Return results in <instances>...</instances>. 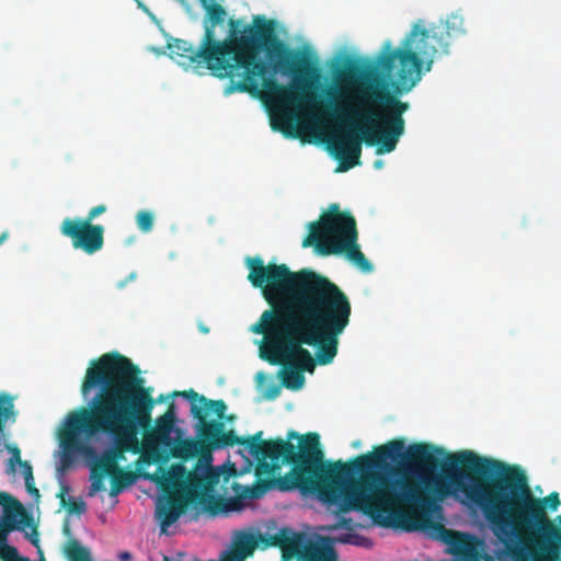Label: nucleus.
Here are the masks:
<instances>
[{
	"mask_svg": "<svg viewBox=\"0 0 561 561\" xmlns=\"http://www.w3.org/2000/svg\"><path fill=\"white\" fill-rule=\"evenodd\" d=\"M205 11L206 14L204 18V35H215L216 27L224 24L226 21L227 11L221 4L217 2H211L210 5H206Z\"/></svg>",
	"mask_w": 561,
	"mask_h": 561,
	"instance_id": "obj_24",
	"label": "nucleus"
},
{
	"mask_svg": "<svg viewBox=\"0 0 561 561\" xmlns=\"http://www.w3.org/2000/svg\"><path fill=\"white\" fill-rule=\"evenodd\" d=\"M230 42L242 44L251 50L252 57L244 65L234 66L236 70H243V81L240 83V91L254 92L259 88V79L264 78L268 67L261 57L264 50L270 61L280 67H287L293 58V51L280 41V37H227Z\"/></svg>",
	"mask_w": 561,
	"mask_h": 561,
	"instance_id": "obj_8",
	"label": "nucleus"
},
{
	"mask_svg": "<svg viewBox=\"0 0 561 561\" xmlns=\"http://www.w3.org/2000/svg\"><path fill=\"white\" fill-rule=\"evenodd\" d=\"M174 396H181L191 401V414L197 423H209L207 416L211 413L216 414L217 421L225 417L227 405L224 400L208 399L193 389L175 392Z\"/></svg>",
	"mask_w": 561,
	"mask_h": 561,
	"instance_id": "obj_17",
	"label": "nucleus"
},
{
	"mask_svg": "<svg viewBox=\"0 0 561 561\" xmlns=\"http://www.w3.org/2000/svg\"><path fill=\"white\" fill-rule=\"evenodd\" d=\"M257 460V465L255 467V476L257 478V482H267L271 481V489L276 486L277 482L275 479V473L279 469V463L276 462H267V459L261 457H254Z\"/></svg>",
	"mask_w": 561,
	"mask_h": 561,
	"instance_id": "obj_26",
	"label": "nucleus"
},
{
	"mask_svg": "<svg viewBox=\"0 0 561 561\" xmlns=\"http://www.w3.org/2000/svg\"><path fill=\"white\" fill-rule=\"evenodd\" d=\"M558 519H559V520H560V523H561V516H558Z\"/></svg>",
	"mask_w": 561,
	"mask_h": 561,
	"instance_id": "obj_56",
	"label": "nucleus"
},
{
	"mask_svg": "<svg viewBox=\"0 0 561 561\" xmlns=\"http://www.w3.org/2000/svg\"><path fill=\"white\" fill-rule=\"evenodd\" d=\"M300 561H337V553L329 538H322L320 542H308L304 546L299 556Z\"/></svg>",
	"mask_w": 561,
	"mask_h": 561,
	"instance_id": "obj_21",
	"label": "nucleus"
},
{
	"mask_svg": "<svg viewBox=\"0 0 561 561\" xmlns=\"http://www.w3.org/2000/svg\"><path fill=\"white\" fill-rule=\"evenodd\" d=\"M188 504L186 496L171 495L157 507V518L160 522L161 533H165L168 527L179 519Z\"/></svg>",
	"mask_w": 561,
	"mask_h": 561,
	"instance_id": "obj_19",
	"label": "nucleus"
},
{
	"mask_svg": "<svg viewBox=\"0 0 561 561\" xmlns=\"http://www.w3.org/2000/svg\"><path fill=\"white\" fill-rule=\"evenodd\" d=\"M432 60L428 62L426 70H431Z\"/></svg>",
	"mask_w": 561,
	"mask_h": 561,
	"instance_id": "obj_54",
	"label": "nucleus"
},
{
	"mask_svg": "<svg viewBox=\"0 0 561 561\" xmlns=\"http://www.w3.org/2000/svg\"><path fill=\"white\" fill-rule=\"evenodd\" d=\"M66 556L69 561H92L90 552L77 540H70L66 547Z\"/></svg>",
	"mask_w": 561,
	"mask_h": 561,
	"instance_id": "obj_31",
	"label": "nucleus"
},
{
	"mask_svg": "<svg viewBox=\"0 0 561 561\" xmlns=\"http://www.w3.org/2000/svg\"><path fill=\"white\" fill-rule=\"evenodd\" d=\"M140 369L128 357L117 353H106L91 363L82 382V393L99 387L90 408L70 412L59 433L60 445L69 451H88L90 448L80 436L91 439L98 434L110 435L114 446L105 451L119 460L125 453L141 454L138 438L140 430L152 423L156 400L152 388L146 387Z\"/></svg>",
	"mask_w": 561,
	"mask_h": 561,
	"instance_id": "obj_4",
	"label": "nucleus"
},
{
	"mask_svg": "<svg viewBox=\"0 0 561 561\" xmlns=\"http://www.w3.org/2000/svg\"><path fill=\"white\" fill-rule=\"evenodd\" d=\"M27 492L33 495L34 497L38 499L39 497V491L38 489L35 486V484L33 485H30V488H26Z\"/></svg>",
	"mask_w": 561,
	"mask_h": 561,
	"instance_id": "obj_42",
	"label": "nucleus"
},
{
	"mask_svg": "<svg viewBox=\"0 0 561 561\" xmlns=\"http://www.w3.org/2000/svg\"><path fill=\"white\" fill-rule=\"evenodd\" d=\"M294 124L293 119L289 115L282 118V126L278 128L284 133L286 136L295 137V134L293 133Z\"/></svg>",
	"mask_w": 561,
	"mask_h": 561,
	"instance_id": "obj_37",
	"label": "nucleus"
},
{
	"mask_svg": "<svg viewBox=\"0 0 561 561\" xmlns=\"http://www.w3.org/2000/svg\"><path fill=\"white\" fill-rule=\"evenodd\" d=\"M336 541H339V542H343V543H346V542H348V537H347V536H345V537H343V538H339V539H336Z\"/></svg>",
	"mask_w": 561,
	"mask_h": 561,
	"instance_id": "obj_49",
	"label": "nucleus"
},
{
	"mask_svg": "<svg viewBox=\"0 0 561 561\" xmlns=\"http://www.w3.org/2000/svg\"><path fill=\"white\" fill-rule=\"evenodd\" d=\"M357 238L354 216L348 211H341L337 204H331L319 220L309 224V233L304 239L302 247L316 245L321 254L328 255Z\"/></svg>",
	"mask_w": 561,
	"mask_h": 561,
	"instance_id": "obj_7",
	"label": "nucleus"
},
{
	"mask_svg": "<svg viewBox=\"0 0 561 561\" xmlns=\"http://www.w3.org/2000/svg\"><path fill=\"white\" fill-rule=\"evenodd\" d=\"M137 278V273L136 272H131L126 278L117 282L116 284V287L118 289H123L126 287V285L129 283V282H134L135 279Z\"/></svg>",
	"mask_w": 561,
	"mask_h": 561,
	"instance_id": "obj_40",
	"label": "nucleus"
},
{
	"mask_svg": "<svg viewBox=\"0 0 561 561\" xmlns=\"http://www.w3.org/2000/svg\"><path fill=\"white\" fill-rule=\"evenodd\" d=\"M423 61L410 49H397L383 55L378 66L388 77L394 78L396 93L409 92L420 80Z\"/></svg>",
	"mask_w": 561,
	"mask_h": 561,
	"instance_id": "obj_10",
	"label": "nucleus"
},
{
	"mask_svg": "<svg viewBox=\"0 0 561 561\" xmlns=\"http://www.w3.org/2000/svg\"><path fill=\"white\" fill-rule=\"evenodd\" d=\"M107 207L103 204L92 207L87 217L83 220H89L90 224L99 217L100 215L104 214L106 211Z\"/></svg>",
	"mask_w": 561,
	"mask_h": 561,
	"instance_id": "obj_38",
	"label": "nucleus"
},
{
	"mask_svg": "<svg viewBox=\"0 0 561 561\" xmlns=\"http://www.w3.org/2000/svg\"><path fill=\"white\" fill-rule=\"evenodd\" d=\"M106 476L101 474L98 471H95V473H94L93 470L91 469V477H90L91 484L89 486V492H88L89 496H94L98 492H101L105 489L104 488V478Z\"/></svg>",
	"mask_w": 561,
	"mask_h": 561,
	"instance_id": "obj_35",
	"label": "nucleus"
},
{
	"mask_svg": "<svg viewBox=\"0 0 561 561\" xmlns=\"http://www.w3.org/2000/svg\"><path fill=\"white\" fill-rule=\"evenodd\" d=\"M5 448L11 454V457L7 462V473L12 474L15 472L16 465L22 468V465L25 460L21 459V450L16 445L8 444Z\"/></svg>",
	"mask_w": 561,
	"mask_h": 561,
	"instance_id": "obj_32",
	"label": "nucleus"
},
{
	"mask_svg": "<svg viewBox=\"0 0 561 561\" xmlns=\"http://www.w3.org/2000/svg\"><path fill=\"white\" fill-rule=\"evenodd\" d=\"M248 280L259 288L270 309L251 327L263 335L260 357L283 366V385L299 390L304 373L316 363L331 364L339 350V336L350 323L352 306L346 294L328 277L311 270L294 272L282 263L265 264L261 256H248Z\"/></svg>",
	"mask_w": 561,
	"mask_h": 561,
	"instance_id": "obj_3",
	"label": "nucleus"
},
{
	"mask_svg": "<svg viewBox=\"0 0 561 561\" xmlns=\"http://www.w3.org/2000/svg\"><path fill=\"white\" fill-rule=\"evenodd\" d=\"M199 330H201L203 333H208V332H209L208 328H206V327H202V325L199 327Z\"/></svg>",
	"mask_w": 561,
	"mask_h": 561,
	"instance_id": "obj_51",
	"label": "nucleus"
},
{
	"mask_svg": "<svg viewBox=\"0 0 561 561\" xmlns=\"http://www.w3.org/2000/svg\"><path fill=\"white\" fill-rule=\"evenodd\" d=\"M277 393H278V390L275 389L268 397L270 398H275L277 396Z\"/></svg>",
	"mask_w": 561,
	"mask_h": 561,
	"instance_id": "obj_52",
	"label": "nucleus"
},
{
	"mask_svg": "<svg viewBox=\"0 0 561 561\" xmlns=\"http://www.w3.org/2000/svg\"><path fill=\"white\" fill-rule=\"evenodd\" d=\"M153 215L149 210H140L136 215V222L142 232H150L153 228Z\"/></svg>",
	"mask_w": 561,
	"mask_h": 561,
	"instance_id": "obj_34",
	"label": "nucleus"
},
{
	"mask_svg": "<svg viewBox=\"0 0 561 561\" xmlns=\"http://www.w3.org/2000/svg\"><path fill=\"white\" fill-rule=\"evenodd\" d=\"M26 538L30 539V541L34 545V546H38V536H37V533H36V529L33 528V534L28 535V534H25Z\"/></svg>",
	"mask_w": 561,
	"mask_h": 561,
	"instance_id": "obj_41",
	"label": "nucleus"
},
{
	"mask_svg": "<svg viewBox=\"0 0 561 561\" xmlns=\"http://www.w3.org/2000/svg\"><path fill=\"white\" fill-rule=\"evenodd\" d=\"M149 15H150L151 20H152V21L158 25L159 31H160L163 35H168V34L165 33L164 28L160 25V21H159V20H157V18H156L152 13H150Z\"/></svg>",
	"mask_w": 561,
	"mask_h": 561,
	"instance_id": "obj_43",
	"label": "nucleus"
},
{
	"mask_svg": "<svg viewBox=\"0 0 561 561\" xmlns=\"http://www.w3.org/2000/svg\"><path fill=\"white\" fill-rule=\"evenodd\" d=\"M0 559L2 561H30L19 556L18 549L8 545V540L0 539Z\"/></svg>",
	"mask_w": 561,
	"mask_h": 561,
	"instance_id": "obj_33",
	"label": "nucleus"
},
{
	"mask_svg": "<svg viewBox=\"0 0 561 561\" xmlns=\"http://www.w3.org/2000/svg\"><path fill=\"white\" fill-rule=\"evenodd\" d=\"M448 459L455 469L444 470L443 474H436V469L413 470L421 490L433 499L428 508L412 506L414 529L465 550L468 547L466 534L448 529L428 515L437 500L461 490L481 508L497 535L514 541L511 551L515 561H561V527L556 526L546 512L547 508L554 512L560 506L557 492L536 497L520 467L482 458L470 450L449 455Z\"/></svg>",
	"mask_w": 561,
	"mask_h": 561,
	"instance_id": "obj_2",
	"label": "nucleus"
},
{
	"mask_svg": "<svg viewBox=\"0 0 561 561\" xmlns=\"http://www.w3.org/2000/svg\"><path fill=\"white\" fill-rule=\"evenodd\" d=\"M69 492V488L67 485H62L60 492L58 493V497L60 499L61 505L67 508L70 514L81 515L87 511V504L82 499H66V493Z\"/></svg>",
	"mask_w": 561,
	"mask_h": 561,
	"instance_id": "obj_29",
	"label": "nucleus"
},
{
	"mask_svg": "<svg viewBox=\"0 0 561 561\" xmlns=\"http://www.w3.org/2000/svg\"><path fill=\"white\" fill-rule=\"evenodd\" d=\"M351 519L342 517L336 524L328 526V530H335L337 528H348Z\"/></svg>",
	"mask_w": 561,
	"mask_h": 561,
	"instance_id": "obj_39",
	"label": "nucleus"
},
{
	"mask_svg": "<svg viewBox=\"0 0 561 561\" xmlns=\"http://www.w3.org/2000/svg\"><path fill=\"white\" fill-rule=\"evenodd\" d=\"M213 488L214 486H201V489H194V491H192L191 494L187 496V501L190 503L198 504L203 508V511L215 516L220 512H224L226 510V506L224 499L213 494Z\"/></svg>",
	"mask_w": 561,
	"mask_h": 561,
	"instance_id": "obj_22",
	"label": "nucleus"
},
{
	"mask_svg": "<svg viewBox=\"0 0 561 561\" xmlns=\"http://www.w3.org/2000/svg\"><path fill=\"white\" fill-rule=\"evenodd\" d=\"M14 397L8 392H0V434L4 435L7 422L14 423L18 412L14 407Z\"/></svg>",
	"mask_w": 561,
	"mask_h": 561,
	"instance_id": "obj_25",
	"label": "nucleus"
},
{
	"mask_svg": "<svg viewBox=\"0 0 561 561\" xmlns=\"http://www.w3.org/2000/svg\"><path fill=\"white\" fill-rule=\"evenodd\" d=\"M151 50L154 51L157 55L164 54V51L161 48L152 47Z\"/></svg>",
	"mask_w": 561,
	"mask_h": 561,
	"instance_id": "obj_47",
	"label": "nucleus"
},
{
	"mask_svg": "<svg viewBox=\"0 0 561 561\" xmlns=\"http://www.w3.org/2000/svg\"><path fill=\"white\" fill-rule=\"evenodd\" d=\"M328 96L334 102L328 105L334 115L348 112L368 123L350 126L328 137V149L340 161L337 172L360 164L362 142L377 146V154L396 149L404 133L403 114L409 110V103L391 93L383 80L370 75L357 81L345 79L335 90H329Z\"/></svg>",
	"mask_w": 561,
	"mask_h": 561,
	"instance_id": "obj_5",
	"label": "nucleus"
},
{
	"mask_svg": "<svg viewBox=\"0 0 561 561\" xmlns=\"http://www.w3.org/2000/svg\"><path fill=\"white\" fill-rule=\"evenodd\" d=\"M195 431L197 439L185 438L174 439L173 445L168 448L172 457L187 461L199 457L196 465L210 466L211 451L229 446H234L232 430L226 432L221 421L213 420L209 423H196Z\"/></svg>",
	"mask_w": 561,
	"mask_h": 561,
	"instance_id": "obj_9",
	"label": "nucleus"
},
{
	"mask_svg": "<svg viewBox=\"0 0 561 561\" xmlns=\"http://www.w3.org/2000/svg\"><path fill=\"white\" fill-rule=\"evenodd\" d=\"M286 24L277 19L267 18L264 14L252 16L251 22L244 19L230 18L226 35H288Z\"/></svg>",
	"mask_w": 561,
	"mask_h": 561,
	"instance_id": "obj_14",
	"label": "nucleus"
},
{
	"mask_svg": "<svg viewBox=\"0 0 561 561\" xmlns=\"http://www.w3.org/2000/svg\"><path fill=\"white\" fill-rule=\"evenodd\" d=\"M465 19L460 12H453L438 23L426 26L424 21L419 20L413 24L408 35H458L463 33Z\"/></svg>",
	"mask_w": 561,
	"mask_h": 561,
	"instance_id": "obj_18",
	"label": "nucleus"
},
{
	"mask_svg": "<svg viewBox=\"0 0 561 561\" xmlns=\"http://www.w3.org/2000/svg\"><path fill=\"white\" fill-rule=\"evenodd\" d=\"M0 505L3 506V511L0 516L1 540H8V537L12 531H22L25 526L31 525L32 517L18 499L8 493L0 492Z\"/></svg>",
	"mask_w": 561,
	"mask_h": 561,
	"instance_id": "obj_15",
	"label": "nucleus"
},
{
	"mask_svg": "<svg viewBox=\"0 0 561 561\" xmlns=\"http://www.w3.org/2000/svg\"><path fill=\"white\" fill-rule=\"evenodd\" d=\"M9 233L7 231L0 234V245L8 239Z\"/></svg>",
	"mask_w": 561,
	"mask_h": 561,
	"instance_id": "obj_45",
	"label": "nucleus"
},
{
	"mask_svg": "<svg viewBox=\"0 0 561 561\" xmlns=\"http://www.w3.org/2000/svg\"><path fill=\"white\" fill-rule=\"evenodd\" d=\"M176 415L174 404L171 403L168 410L157 417L156 426L151 425L144 431V439L140 443L142 446V457L147 462H157L159 461L163 453L168 451L173 445V438L171 436L174 424H175Z\"/></svg>",
	"mask_w": 561,
	"mask_h": 561,
	"instance_id": "obj_11",
	"label": "nucleus"
},
{
	"mask_svg": "<svg viewBox=\"0 0 561 561\" xmlns=\"http://www.w3.org/2000/svg\"><path fill=\"white\" fill-rule=\"evenodd\" d=\"M302 88L299 85H284L275 79L263 81L262 99L283 112L297 107L302 101Z\"/></svg>",
	"mask_w": 561,
	"mask_h": 561,
	"instance_id": "obj_16",
	"label": "nucleus"
},
{
	"mask_svg": "<svg viewBox=\"0 0 561 561\" xmlns=\"http://www.w3.org/2000/svg\"><path fill=\"white\" fill-rule=\"evenodd\" d=\"M167 48L169 57L183 68L198 69L205 66L218 78H226L233 73L234 66H242L252 53L249 47L227 37L217 41L216 37H203L198 45H194L181 37H170Z\"/></svg>",
	"mask_w": 561,
	"mask_h": 561,
	"instance_id": "obj_6",
	"label": "nucleus"
},
{
	"mask_svg": "<svg viewBox=\"0 0 561 561\" xmlns=\"http://www.w3.org/2000/svg\"><path fill=\"white\" fill-rule=\"evenodd\" d=\"M233 490L236 495L240 500H253L260 499L263 496L268 490H271V481L267 482H257L255 485H240L238 483L233 484Z\"/></svg>",
	"mask_w": 561,
	"mask_h": 561,
	"instance_id": "obj_27",
	"label": "nucleus"
},
{
	"mask_svg": "<svg viewBox=\"0 0 561 561\" xmlns=\"http://www.w3.org/2000/svg\"><path fill=\"white\" fill-rule=\"evenodd\" d=\"M374 165H375V168H376V169H379V168H381V167H382V161H380V160H376V161H375V163H374Z\"/></svg>",
	"mask_w": 561,
	"mask_h": 561,
	"instance_id": "obj_48",
	"label": "nucleus"
},
{
	"mask_svg": "<svg viewBox=\"0 0 561 561\" xmlns=\"http://www.w3.org/2000/svg\"><path fill=\"white\" fill-rule=\"evenodd\" d=\"M234 416L233 415H230L227 417L228 421H233Z\"/></svg>",
	"mask_w": 561,
	"mask_h": 561,
	"instance_id": "obj_55",
	"label": "nucleus"
},
{
	"mask_svg": "<svg viewBox=\"0 0 561 561\" xmlns=\"http://www.w3.org/2000/svg\"><path fill=\"white\" fill-rule=\"evenodd\" d=\"M262 435L260 431L238 437L232 431L234 445L245 446L253 457L291 466L289 473L277 478L278 490L316 494L336 514L362 512L379 525H388L389 517L402 506L428 508L433 503L408 476L414 469H437L438 455L444 454L439 447L414 443L405 448L404 439L397 438L348 462H331L324 459L318 433L299 435L291 431L287 440H262Z\"/></svg>",
	"mask_w": 561,
	"mask_h": 561,
	"instance_id": "obj_1",
	"label": "nucleus"
},
{
	"mask_svg": "<svg viewBox=\"0 0 561 561\" xmlns=\"http://www.w3.org/2000/svg\"><path fill=\"white\" fill-rule=\"evenodd\" d=\"M219 481V473L210 466L195 465L193 471H187L183 463L172 465L165 477V482L179 490V495L188 496L194 489L214 486Z\"/></svg>",
	"mask_w": 561,
	"mask_h": 561,
	"instance_id": "obj_13",
	"label": "nucleus"
},
{
	"mask_svg": "<svg viewBox=\"0 0 561 561\" xmlns=\"http://www.w3.org/2000/svg\"><path fill=\"white\" fill-rule=\"evenodd\" d=\"M110 478H111V490H110L111 496H116L124 490V488L128 486L129 484H131L134 482V476L129 471H123V472L112 476Z\"/></svg>",
	"mask_w": 561,
	"mask_h": 561,
	"instance_id": "obj_30",
	"label": "nucleus"
},
{
	"mask_svg": "<svg viewBox=\"0 0 561 561\" xmlns=\"http://www.w3.org/2000/svg\"><path fill=\"white\" fill-rule=\"evenodd\" d=\"M415 37H407V43H412Z\"/></svg>",
	"mask_w": 561,
	"mask_h": 561,
	"instance_id": "obj_53",
	"label": "nucleus"
},
{
	"mask_svg": "<svg viewBox=\"0 0 561 561\" xmlns=\"http://www.w3.org/2000/svg\"><path fill=\"white\" fill-rule=\"evenodd\" d=\"M352 446H353L354 448H358V447L360 446V440H355V442H353V443H352Z\"/></svg>",
	"mask_w": 561,
	"mask_h": 561,
	"instance_id": "obj_50",
	"label": "nucleus"
},
{
	"mask_svg": "<svg viewBox=\"0 0 561 561\" xmlns=\"http://www.w3.org/2000/svg\"><path fill=\"white\" fill-rule=\"evenodd\" d=\"M91 469L94 473L98 471L101 474L108 477L124 471L118 467V463L115 462V459L111 458L106 451H103V454L98 458Z\"/></svg>",
	"mask_w": 561,
	"mask_h": 561,
	"instance_id": "obj_28",
	"label": "nucleus"
},
{
	"mask_svg": "<svg viewBox=\"0 0 561 561\" xmlns=\"http://www.w3.org/2000/svg\"><path fill=\"white\" fill-rule=\"evenodd\" d=\"M202 4V7L205 9L206 5H210L211 2H215L214 0H198Z\"/></svg>",
	"mask_w": 561,
	"mask_h": 561,
	"instance_id": "obj_46",
	"label": "nucleus"
},
{
	"mask_svg": "<svg viewBox=\"0 0 561 561\" xmlns=\"http://www.w3.org/2000/svg\"><path fill=\"white\" fill-rule=\"evenodd\" d=\"M333 251V254L345 253L346 257L364 273H370L374 270L373 264L366 259L365 254L360 251L359 245L357 244V239H354V242H350L344 247H339L337 250Z\"/></svg>",
	"mask_w": 561,
	"mask_h": 561,
	"instance_id": "obj_23",
	"label": "nucleus"
},
{
	"mask_svg": "<svg viewBox=\"0 0 561 561\" xmlns=\"http://www.w3.org/2000/svg\"><path fill=\"white\" fill-rule=\"evenodd\" d=\"M62 236L71 240L76 250L92 255L104 247L105 229L102 225L90 224L81 218H65L60 225Z\"/></svg>",
	"mask_w": 561,
	"mask_h": 561,
	"instance_id": "obj_12",
	"label": "nucleus"
},
{
	"mask_svg": "<svg viewBox=\"0 0 561 561\" xmlns=\"http://www.w3.org/2000/svg\"><path fill=\"white\" fill-rule=\"evenodd\" d=\"M266 546L278 547L283 551V557L297 556L299 559L301 547V536L296 533H289L287 529H280L275 535L268 536Z\"/></svg>",
	"mask_w": 561,
	"mask_h": 561,
	"instance_id": "obj_20",
	"label": "nucleus"
},
{
	"mask_svg": "<svg viewBox=\"0 0 561 561\" xmlns=\"http://www.w3.org/2000/svg\"><path fill=\"white\" fill-rule=\"evenodd\" d=\"M22 473L24 476V481H25L26 488H30V485L35 484L34 477H33V469H32V466L27 461H24L22 465Z\"/></svg>",
	"mask_w": 561,
	"mask_h": 561,
	"instance_id": "obj_36",
	"label": "nucleus"
},
{
	"mask_svg": "<svg viewBox=\"0 0 561 561\" xmlns=\"http://www.w3.org/2000/svg\"><path fill=\"white\" fill-rule=\"evenodd\" d=\"M119 560L122 561H129L131 559V554L128 551H122L118 554Z\"/></svg>",
	"mask_w": 561,
	"mask_h": 561,
	"instance_id": "obj_44",
	"label": "nucleus"
}]
</instances>
